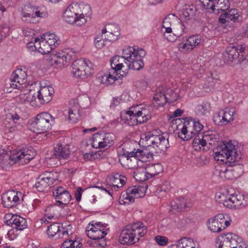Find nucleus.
Returning <instances> with one entry per match:
<instances>
[{
    "label": "nucleus",
    "instance_id": "f257e3e1",
    "mask_svg": "<svg viewBox=\"0 0 248 248\" xmlns=\"http://www.w3.org/2000/svg\"><path fill=\"white\" fill-rule=\"evenodd\" d=\"M237 146L232 141L223 142L217 148L215 153L217 160L225 162L226 166L216 169V173L223 180H232L240 176L243 172V166L238 163L241 155L237 152Z\"/></svg>",
    "mask_w": 248,
    "mask_h": 248
},
{
    "label": "nucleus",
    "instance_id": "f03ea898",
    "mask_svg": "<svg viewBox=\"0 0 248 248\" xmlns=\"http://www.w3.org/2000/svg\"><path fill=\"white\" fill-rule=\"evenodd\" d=\"M140 145L143 146V150H138L137 151L130 152V155L135 156L140 163L146 162L152 160L153 158V153L148 151L153 148L156 153L165 152L168 148V139L162 135H154L151 132L142 134L139 142Z\"/></svg>",
    "mask_w": 248,
    "mask_h": 248
},
{
    "label": "nucleus",
    "instance_id": "7ed1b4c3",
    "mask_svg": "<svg viewBox=\"0 0 248 248\" xmlns=\"http://www.w3.org/2000/svg\"><path fill=\"white\" fill-rule=\"evenodd\" d=\"M92 12L90 5L83 2L72 3L66 9L64 19L68 23L81 26L91 19Z\"/></svg>",
    "mask_w": 248,
    "mask_h": 248
},
{
    "label": "nucleus",
    "instance_id": "20e7f679",
    "mask_svg": "<svg viewBox=\"0 0 248 248\" xmlns=\"http://www.w3.org/2000/svg\"><path fill=\"white\" fill-rule=\"evenodd\" d=\"M145 55L144 49L136 46H129L123 49V57L126 61L125 64L133 70H139L144 66L142 58Z\"/></svg>",
    "mask_w": 248,
    "mask_h": 248
},
{
    "label": "nucleus",
    "instance_id": "39448f33",
    "mask_svg": "<svg viewBox=\"0 0 248 248\" xmlns=\"http://www.w3.org/2000/svg\"><path fill=\"white\" fill-rule=\"evenodd\" d=\"M71 67L73 76L81 79L86 78L94 73L92 63L85 59L76 60L73 63Z\"/></svg>",
    "mask_w": 248,
    "mask_h": 248
},
{
    "label": "nucleus",
    "instance_id": "423d86ee",
    "mask_svg": "<svg viewBox=\"0 0 248 248\" xmlns=\"http://www.w3.org/2000/svg\"><path fill=\"white\" fill-rule=\"evenodd\" d=\"M203 126L198 120L193 119L186 120L178 133V137L184 140H188L192 137L201 133Z\"/></svg>",
    "mask_w": 248,
    "mask_h": 248
},
{
    "label": "nucleus",
    "instance_id": "0eeeda50",
    "mask_svg": "<svg viewBox=\"0 0 248 248\" xmlns=\"http://www.w3.org/2000/svg\"><path fill=\"white\" fill-rule=\"evenodd\" d=\"M27 80V74L26 68L17 69L13 73L11 76V80L9 83L6 84L7 91L12 92V91L8 88L13 89H22L23 88L30 87Z\"/></svg>",
    "mask_w": 248,
    "mask_h": 248
},
{
    "label": "nucleus",
    "instance_id": "6e6552de",
    "mask_svg": "<svg viewBox=\"0 0 248 248\" xmlns=\"http://www.w3.org/2000/svg\"><path fill=\"white\" fill-rule=\"evenodd\" d=\"M54 120L51 114L48 112H42L36 116L35 120L33 123L34 132L41 134L48 131Z\"/></svg>",
    "mask_w": 248,
    "mask_h": 248
},
{
    "label": "nucleus",
    "instance_id": "1a4fd4ad",
    "mask_svg": "<svg viewBox=\"0 0 248 248\" xmlns=\"http://www.w3.org/2000/svg\"><path fill=\"white\" fill-rule=\"evenodd\" d=\"M145 187L133 186L128 187L126 193L121 195L119 202L121 204H129L135 202L136 199L140 198L145 195Z\"/></svg>",
    "mask_w": 248,
    "mask_h": 248
},
{
    "label": "nucleus",
    "instance_id": "9d476101",
    "mask_svg": "<svg viewBox=\"0 0 248 248\" xmlns=\"http://www.w3.org/2000/svg\"><path fill=\"white\" fill-rule=\"evenodd\" d=\"M37 93V97L35 95L34 100L31 101V105L33 107H39L41 105L49 102L52 99L54 90L50 85L43 86L41 84Z\"/></svg>",
    "mask_w": 248,
    "mask_h": 248
},
{
    "label": "nucleus",
    "instance_id": "9b49d317",
    "mask_svg": "<svg viewBox=\"0 0 248 248\" xmlns=\"http://www.w3.org/2000/svg\"><path fill=\"white\" fill-rule=\"evenodd\" d=\"M75 53L72 49L66 48L51 55V62L57 67L66 66L74 59Z\"/></svg>",
    "mask_w": 248,
    "mask_h": 248
},
{
    "label": "nucleus",
    "instance_id": "f8f14e48",
    "mask_svg": "<svg viewBox=\"0 0 248 248\" xmlns=\"http://www.w3.org/2000/svg\"><path fill=\"white\" fill-rule=\"evenodd\" d=\"M45 175H40L35 185L36 189L40 192L47 191L49 188L59 183L56 173H48Z\"/></svg>",
    "mask_w": 248,
    "mask_h": 248
},
{
    "label": "nucleus",
    "instance_id": "ddd939ff",
    "mask_svg": "<svg viewBox=\"0 0 248 248\" xmlns=\"http://www.w3.org/2000/svg\"><path fill=\"white\" fill-rule=\"evenodd\" d=\"M230 225V221L225 218L223 214H218L209 218L207 222L208 229L213 232L217 233Z\"/></svg>",
    "mask_w": 248,
    "mask_h": 248
},
{
    "label": "nucleus",
    "instance_id": "4468645a",
    "mask_svg": "<svg viewBox=\"0 0 248 248\" xmlns=\"http://www.w3.org/2000/svg\"><path fill=\"white\" fill-rule=\"evenodd\" d=\"M126 61L123 57V55L115 56L111 60V69H109V84H113L114 81L119 78L123 77V75L119 73L123 66V62Z\"/></svg>",
    "mask_w": 248,
    "mask_h": 248
},
{
    "label": "nucleus",
    "instance_id": "2eb2a0df",
    "mask_svg": "<svg viewBox=\"0 0 248 248\" xmlns=\"http://www.w3.org/2000/svg\"><path fill=\"white\" fill-rule=\"evenodd\" d=\"M35 155V152L31 149H22L9 156V159L14 163L19 162L20 165H25L32 159Z\"/></svg>",
    "mask_w": 248,
    "mask_h": 248
},
{
    "label": "nucleus",
    "instance_id": "dca6fc26",
    "mask_svg": "<svg viewBox=\"0 0 248 248\" xmlns=\"http://www.w3.org/2000/svg\"><path fill=\"white\" fill-rule=\"evenodd\" d=\"M241 238L232 233L221 234L216 239L219 248H236Z\"/></svg>",
    "mask_w": 248,
    "mask_h": 248
},
{
    "label": "nucleus",
    "instance_id": "f3484780",
    "mask_svg": "<svg viewBox=\"0 0 248 248\" xmlns=\"http://www.w3.org/2000/svg\"><path fill=\"white\" fill-rule=\"evenodd\" d=\"M45 16L46 13L41 11L39 7L31 6L27 11H22V20L27 23H36L39 22V18Z\"/></svg>",
    "mask_w": 248,
    "mask_h": 248
},
{
    "label": "nucleus",
    "instance_id": "a211bd4d",
    "mask_svg": "<svg viewBox=\"0 0 248 248\" xmlns=\"http://www.w3.org/2000/svg\"><path fill=\"white\" fill-rule=\"evenodd\" d=\"M86 232L89 237L94 240L104 238L107 234V232L100 222L94 223L93 221L87 226Z\"/></svg>",
    "mask_w": 248,
    "mask_h": 248
},
{
    "label": "nucleus",
    "instance_id": "6ab92c4d",
    "mask_svg": "<svg viewBox=\"0 0 248 248\" xmlns=\"http://www.w3.org/2000/svg\"><path fill=\"white\" fill-rule=\"evenodd\" d=\"M245 50L246 47L244 45L229 46L226 49L225 57L231 62L235 59L239 62H242L246 59Z\"/></svg>",
    "mask_w": 248,
    "mask_h": 248
},
{
    "label": "nucleus",
    "instance_id": "aec40b11",
    "mask_svg": "<svg viewBox=\"0 0 248 248\" xmlns=\"http://www.w3.org/2000/svg\"><path fill=\"white\" fill-rule=\"evenodd\" d=\"M151 107L149 106H143L141 105L133 107L132 113H135L136 121L138 124L146 122L152 117Z\"/></svg>",
    "mask_w": 248,
    "mask_h": 248
},
{
    "label": "nucleus",
    "instance_id": "412c9836",
    "mask_svg": "<svg viewBox=\"0 0 248 248\" xmlns=\"http://www.w3.org/2000/svg\"><path fill=\"white\" fill-rule=\"evenodd\" d=\"M19 196H21L20 192L14 190L4 193L2 196V203L3 206L11 208L16 206L20 202Z\"/></svg>",
    "mask_w": 248,
    "mask_h": 248
},
{
    "label": "nucleus",
    "instance_id": "4be33fe9",
    "mask_svg": "<svg viewBox=\"0 0 248 248\" xmlns=\"http://www.w3.org/2000/svg\"><path fill=\"white\" fill-rule=\"evenodd\" d=\"M6 218L8 219H6L5 223L13 229L22 231L27 227L26 220L19 216L7 215Z\"/></svg>",
    "mask_w": 248,
    "mask_h": 248
},
{
    "label": "nucleus",
    "instance_id": "5701e85b",
    "mask_svg": "<svg viewBox=\"0 0 248 248\" xmlns=\"http://www.w3.org/2000/svg\"><path fill=\"white\" fill-rule=\"evenodd\" d=\"M229 208L240 209L248 204V197L243 194H231Z\"/></svg>",
    "mask_w": 248,
    "mask_h": 248
},
{
    "label": "nucleus",
    "instance_id": "b1692460",
    "mask_svg": "<svg viewBox=\"0 0 248 248\" xmlns=\"http://www.w3.org/2000/svg\"><path fill=\"white\" fill-rule=\"evenodd\" d=\"M202 42L201 37L199 35L189 36L186 43H182L179 45V49L184 52L192 51L194 47L200 45Z\"/></svg>",
    "mask_w": 248,
    "mask_h": 248
},
{
    "label": "nucleus",
    "instance_id": "393cba45",
    "mask_svg": "<svg viewBox=\"0 0 248 248\" xmlns=\"http://www.w3.org/2000/svg\"><path fill=\"white\" fill-rule=\"evenodd\" d=\"M131 227L128 225H126L122 231L119 237V241L121 244L126 245H131L135 243L136 237L135 234H133Z\"/></svg>",
    "mask_w": 248,
    "mask_h": 248
},
{
    "label": "nucleus",
    "instance_id": "a878e982",
    "mask_svg": "<svg viewBox=\"0 0 248 248\" xmlns=\"http://www.w3.org/2000/svg\"><path fill=\"white\" fill-rule=\"evenodd\" d=\"M126 180L125 177L118 173H112L109 176V190L118 191L120 188L125 184Z\"/></svg>",
    "mask_w": 248,
    "mask_h": 248
},
{
    "label": "nucleus",
    "instance_id": "bb28decb",
    "mask_svg": "<svg viewBox=\"0 0 248 248\" xmlns=\"http://www.w3.org/2000/svg\"><path fill=\"white\" fill-rule=\"evenodd\" d=\"M53 193L56 201L61 204H67L71 199L69 191L62 186H58Z\"/></svg>",
    "mask_w": 248,
    "mask_h": 248
},
{
    "label": "nucleus",
    "instance_id": "cd10ccee",
    "mask_svg": "<svg viewBox=\"0 0 248 248\" xmlns=\"http://www.w3.org/2000/svg\"><path fill=\"white\" fill-rule=\"evenodd\" d=\"M131 155L130 152H127L125 155L123 157L122 162H121V159L119 157V155H117V158H118L119 161L121 162L122 165L127 169H135L139 166V161L135 156H131Z\"/></svg>",
    "mask_w": 248,
    "mask_h": 248
},
{
    "label": "nucleus",
    "instance_id": "c85d7f7f",
    "mask_svg": "<svg viewBox=\"0 0 248 248\" xmlns=\"http://www.w3.org/2000/svg\"><path fill=\"white\" fill-rule=\"evenodd\" d=\"M240 13L236 9H231L227 12L221 15L219 18V22L222 24L227 22H235L238 21Z\"/></svg>",
    "mask_w": 248,
    "mask_h": 248
},
{
    "label": "nucleus",
    "instance_id": "c756f323",
    "mask_svg": "<svg viewBox=\"0 0 248 248\" xmlns=\"http://www.w3.org/2000/svg\"><path fill=\"white\" fill-rule=\"evenodd\" d=\"M35 50L41 54H48L54 49L42 37L35 38Z\"/></svg>",
    "mask_w": 248,
    "mask_h": 248
},
{
    "label": "nucleus",
    "instance_id": "7c9ffc66",
    "mask_svg": "<svg viewBox=\"0 0 248 248\" xmlns=\"http://www.w3.org/2000/svg\"><path fill=\"white\" fill-rule=\"evenodd\" d=\"M167 102V97L165 95L163 87L157 88L154 94L153 104L155 107H163Z\"/></svg>",
    "mask_w": 248,
    "mask_h": 248
},
{
    "label": "nucleus",
    "instance_id": "2f4dec72",
    "mask_svg": "<svg viewBox=\"0 0 248 248\" xmlns=\"http://www.w3.org/2000/svg\"><path fill=\"white\" fill-rule=\"evenodd\" d=\"M20 91V93L17 97V99L21 103H29L31 105V101L34 100L35 95L31 93V86L23 88L22 89H17Z\"/></svg>",
    "mask_w": 248,
    "mask_h": 248
},
{
    "label": "nucleus",
    "instance_id": "473e14b6",
    "mask_svg": "<svg viewBox=\"0 0 248 248\" xmlns=\"http://www.w3.org/2000/svg\"><path fill=\"white\" fill-rule=\"evenodd\" d=\"M131 227V229L133 234H135L136 241H139L140 237L144 236L147 232L146 228L143 225V223L140 222H138L128 224Z\"/></svg>",
    "mask_w": 248,
    "mask_h": 248
},
{
    "label": "nucleus",
    "instance_id": "72a5a7b5",
    "mask_svg": "<svg viewBox=\"0 0 248 248\" xmlns=\"http://www.w3.org/2000/svg\"><path fill=\"white\" fill-rule=\"evenodd\" d=\"M70 154L69 147L67 146L58 145L54 149L53 155L59 159H67Z\"/></svg>",
    "mask_w": 248,
    "mask_h": 248
},
{
    "label": "nucleus",
    "instance_id": "f704fd0d",
    "mask_svg": "<svg viewBox=\"0 0 248 248\" xmlns=\"http://www.w3.org/2000/svg\"><path fill=\"white\" fill-rule=\"evenodd\" d=\"M230 8V2L228 0H214V3L210 6V9L217 13L220 11H225Z\"/></svg>",
    "mask_w": 248,
    "mask_h": 248
},
{
    "label": "nucleus",
    "instance_id": "c9c22d12",
    "mask_svg": "<svg viewBox=\"0 0 248 248\" xmlns=\"http://www.w3.org/2000/svg\"><path fill=\"white\" fill-rule=\"evenodd\" d=\"M133 107H130L128 110L122 112L121 115L122 120L129 125H136L138 124L136 121L135 113H132Z\"/></svg>",
    "mask_w": 248,
    "mask_h": 248
},
{
    "label": "nucleus",
    "instance_id": "e433bc0d",
    "mask_svg": "<svg viewBox=\"0 0 248 248\" xmlns=\"http://www.w3.org/2000/svg\"><path fill=\"white\" fill-rule=\"evenodd\" d=\"M106 28L103 29L101 32L98 34L94 39V43L95 47L98 49L103 48L107 42V36L105 34L107 32Z\"/></svg>",
    "mask_w": 248,
    "mask_h": 248
},
{
    "label": "nucleus",
    "instance_id": "4c0bfd02",
    "mask_svg": "<svg viewBox=\"0 0 248 248\" xmlns=\"http://www.w3.org/2000/svg\"><path fill=\"white\" fill-rule=\"evenodd\" d=\"M204 141L203 133H199L195 136L193 140V147L196 151L205 150H206L205 147L207 145Z\"/></svg>",
    "mask_w": 248,
    "mask_h": 248
},
{
    "label": "nucleus",
    "instance_id": "58836bf2",
    "mask_svg": "<svg viewBox=\"0 0 248 248\" xmlns=\"http://www.w3.org/2000/svg\"><path fill=\"white\" fill-rule=\"evenodd\" d=\"M186 207V202L183 198L176 199L170 203V211L171 212H179Z\"/></svg>",
    "mask_w": 248,
    "mask_h": 248
},
{
    "label": "nucleus",
    "instance_id": "ea45409f",
    "mask_svg": "<svg viewBox=\"0 0 248 248\" xmlns=\"http://www.w3.org/2000/svg\"><path fill=\"white\" fill-rule=\"evenodd\" d=\"M92 145L93 148H102L106 147L107 143L104 141V136L97 133L93 135Z\"/></svg>",
    "mask_w": 248,
    "mask_h": 248
},
{
    "label": "nucleus",
    "instance_id": "a19ab883",
    "mask_svg": "<svg viewBox=\"0 0 248 248\" xmlns=\"http://www.w3.org/2000/svg\"><path fill=\"white\" fill-rule=\"evenodd\" d=\"M120 36V29L115 23L109 24V41H117Z\"/></svg>",
    "mask_w": 248,
    "mask_h": 248
},
{
    "label": "nucleus",
    "instance_id": "79ce46f5",
    "mask_svg": "<svg viewBox=\"0 0 248 248\" xmlns=\"http://www.w3.org/2000/svg\"><path fill=\"white\" fill-rule=\"evenodd\" d=\"M42 37L46 40L50 46L55 49L59 44L60 40L55 34L52 33H46Z\"/></svg>",
    "mask_w": 248,
    "mask_h": 248
},
{
    "label": "nucleus",
    "instance_id": "37998d69",
    "mask_svg": "<svg viewBox=\"0 0 248 248\" xmlns=\"http://www.w3.org/2000/svg\"><path fill=\"white\" fill-rule=\"evenodd\" d=\"M134 178L139 181H145L151 178L147 169L137 170L134 172Z\"/></svg>",
    "mask_w": 248,
    "mask_h": 248
},
{
    "label": "nucleus",
    "instance_id": "c03bdc74",
    "mask_svg": "<svg viewBox=\"0 0 248 248\" xmlns=\"http://www.w3.org/2000/svg\"><path fill=\"white\" fill-rule=\"evenodd\" d=\"M224 124H226L234 119L235 111L232 108H226L222 110Z\"/></svg>",
    "mask_w": 248,
    "mask_h": 248
},
{
    "label": "nucleus",
    "instance_id": "a18cd8bd",
    "mask_svg": "<svg viewBox=\"0 0 248 248\" xmlns=\"http://www.w3.org/2000/svg\"><path fill=\"white\" fill-rule=\"evenodd\" d=\"M230 196L231 195H225L224 194L218 193H217L215 196L216 201L223 204V205L226 207L229 208L230 202Z\"/></svg>",
    "mask_w": 248,
    "mask_h": 248
},
{
    "label": "nucleus",
    "instance_id": "49530a36",
    "mask_svg": "<svg viewBox=\"0 0 248 248\" xmlns=\"http://www.w3.org/2000/svg\"><path fill=\"white\" fill-rule=\"evenodd\" d=\"M147 169L151 178L158 174L163 171L162 166L159 163L152 164Z\"/></svg>",
    "mask_w": 248,
    "mask_h": 248
},
{
    "label": "nucleus",
    "instance_id": "de8ad7c7",
    "mask_svg": "<svg viewBox=\"0 0 248 248\" xmlns=\"http://www.w3.org/2000/svg\"><path fill=\"white\" fill-rule=\"evenodd\" d=\"M210 108V104L209 102H203L197 106L195 111L198 115H203L209 111Z\"/></svg>",
    "mask_w": 248,
    "mask_h": 248
},
{
    "label": "nucleus",
    "instance_id": "09e8293b",
    "mask_svg": "<svg viewBox=\"0 0 248 248\" xmlns=\"http://www.w3.org/2000/svg\"><path fill=\"white\" fill-rule=\"evenodd\" d=\"M58 210V206L56 204L51 205L47 207L45 210V217L51 219L56 215Z\"/></svg>",
    "mask_w": 248,
    "mask_h": 248
},
{
    "label": "nucleus",
    "instance_id": "8fccbe9b",
    "mask_svg": "<svg viewBox=\"0 0 248 248\" xmlns=\"http://www.w3.org/2000/svg\"><path fill=\"white\" fill-rule=\"evenodd\" d=\"M179 240L180 248H196V245L191 238L185 237Z\"/></svg>",
    "mask_w": 248,
    "mask_h": 248
},
{
    "label": "nucleus",
    "instance_id": "3c124183",
    "mask_svg": "<svg viewBox=\"0 0 248 248\" xmlns=\"http://www.w3.org/2000/svg\"><path fill=\"white\" fill-rule=\"evenodd\" d=\"M165 95L167 97V102H173L178 98V96L172 90L164 87Z\"/></svg>",
    "mask_w": 248,
    "mask_h": 248
},
{
    "label": "nucleus",
    "instance_id": "603ef678",
    "mask_svg": "<svg viewBox=\"0 0 248 248\" xmlns=\"http://www.w3.org/2000/svg\"><path fill=\"white\" fill-rule=\"evenodd\" d=\"M60 224L58 223H53L48 227L47 234L50 237H53L58 233L60 230Z\"/></svg>",
    "mask_w": 248,
    "mask_h": 248
},
{
    "label": "nucleus",
    "instance_id": "864d4df0",
    "mask_svg": "<svg viewBox=\"0 0 248 248\" xmlns=\"http://www.w3.org/2000/svg\"><path fill=\"white\" fill-rule=\"evenodd\" d=\"M10 31V27L7 25L3 24L0 26V42L9 34Z\"/></svg>",
    "mask_w": 248,
    "mask_h": 248
},
{
    "label": "nucleus",
    "instance_id": "5fc2aeb1",
    "mask_svg": "<svg viewBox=\"0 0 248 248\" xmlns=\"http://www.w3.org/2000/svg\"><path fill=\"white\" fill-rule=\"evenodd\" d=\"M69 116L68 120L71 123H76L78 120V110H74L72 108L69 110Z\"/></svg>",
    "mask_w": 248,
    "mask_h": 248
},
{
    "label": "nucleus",
    "instance_id": "6e6d98bb",
    "mask_svg": "<svg viewBox=\"0 0 248 248\" xmlns=\"http://www.w3.org/2000/svg\"><path fill=\"white\" fill-rule=\"evenodd\" d=\"M203 137L204 138V140H205V142L207 144L210 145L214 144L216 142H217V138L215 137L214 135L212 134H209L208 133L203 134Z\"/></svg>",
    "mask_w": 248,
    "mask_h": 248
},
{
    "label": "nucleus",
    "instance_id": "4d7b16f0",
    "mask_svg": "<svg viewBox=\"0 0 248 248\" xmlns=\"http://www.w3.org/2000/svg\"><path fill=\"white\" fill-rule=\"evenodd\" d=\"M195 14V11L191 7H188L184 9L182 12L181 17L186 19H189L192 17Z\"/></svg>",
    "mask_w": 248,
    "mask_h": 248
},
{
    "label": "nucleus",
    "instance_id": "13d9d810",
    "mask_svg": "<svg viewBox=\"0 0 248 248\" xmlns=\"http://www.w3.org/2000/svg\"><path fill=\"white\" fill-rule=\"evenodd\" d=\"M223 114L222 110L218 113H216L214 115L213 120L217 125L224 124V121L223 119Z\"/></svg>",
    "mask_w": 248,
    "mask_h": 248
},
{
    "label": "nucleus",
    "instance_id": "bf43d9fd",
    "mask_svg": "<svg viewBox=\"0 0 248 248\" xmlns=\"http://www.w3.org/2000/svg\"><path fill=\"white\" fill-rule=\"evenodd\" d=\"M155 240L158 245L161 246H166L168 243V238L163 236H156L155 237Z\"/></svg>",
    "mask_w": 248,
    "mask_h": 248
},
{
    "label": "nucleus",
    "instance_id": "052dcab7",
    "mask_svg": "<svg viewBox=\"0 0 248 248\" xmlns=\"http://www.w3.org/2000/svg\"><path fill=\"white\" fill-rule=\"evenodd\" d=\"M170 188L171 186L170 184L168 182H166L157 188V191L167 193L170 190Z\"/></svg>",
    "mask_w": 248,
    "mask_h": 248
},
{
    "label": "nucleus",
    "instance_id": "680f3d73",
    "mask_svg": "<svg viewBox=\"0 0 248 248\" xmlns=\"http://www.w3.org/2000/svg\"><path fill=\"white\" fill-rule=\"evenodd\" d=\"M202 6L206 9H210V2L214 3V0H199Z\"/></svg>",
    "mask_w": 248,
    "mask_h": 248
},
{
    "label": "nucleus",
    "instance_id": "e2e57ef3",
    "mask_svg": "<svg viewBox=\"0 0 248 248\" xmlns=\"http://www.w3.org/2000/svg\"><path fill=\"white\" fill-rule=\"evenodd\" d=\"M238 88L240 92L247 93H248V83H246L245 84H239Z\"/></svg>",
    "mask_w": 248,
    "mask_h": 248
},
{
    "label": "nucleus",
    "instance_id": "0e129e2a",
    "mask_svg": "<svg viewBox=\"0 0 248 248\" xmlns=\"http://www.w3.org/2000/svg\"><path fill=\"white\" fill-rule=\"evenodd\" d=\"M72 240L70 239L65 241L61 246V248H73L72 246Z\"/></svg>",
    "mask_w": 248,
    "mask_h": 248
},
{
    "label": "nucleus",
    "instance_id": "69168bd1",
    "mask_svg": "<svg viewBox=\"0 0 248 248\" xmlns=\"http://www.w3.org/2000/svg\"><path fill=\"white\" fill-rule=\"evenodd\" d=\"M82 195V189L78 187L75 192V196L77 201H79L81 199Z\"/></svg>",
    "mask_w": 248,
    "mask_h": 248
},
{
    "label": "nucleus",
    "instance_id": "338daca9",
    "mask_svg": "<svg viewBox=\"0 0 248 248\" xmlns=\"http://www.w3.org/2000/svg\"><path fill=\"white\" fill-rule=\"evenodd\" d=\"M100 80L102 84H106V85H108V75L105 74L104 75L101 76V78H100Z\"/></svg>",
    "mask_w": 248,
    "mask_h": 248
},
{
    "label": "nucleus",
    "instance_id": "774afa93",
    "mask_svg": "<svg viewBox=\"0 0 248 248\" xmlns=\"http://www.w3.org/2000/svg\"><path fill=\"white\" fill-rule=\"evenodd\" d=\"M164 36L165 38L169 41V42H173L175 40V36L174 35H171L170 33L167 34L164 33Z\"/></svg>",
    "mask_w": 248,
    "mask_h": 248
}]
</instances>
